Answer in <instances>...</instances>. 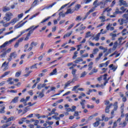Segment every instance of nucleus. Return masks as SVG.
<instances>
[{"instance_id": "nucleus-1", "label": "nucleus", "mask_w": 128, "mask_h": 128, "mask_svg": "<svg viewBox=\"0 0 128 128\" xmlns=\"http://www.w3.org/2000/svg\"><path fill=\"white\" fill-rule=\"evenodd\" d=\"M24 31L22 32H20V34L18 35L16 37L10 40L9 41L6 42L4 44L0 46V48H6V46H8V44H12L13 42H14L16 40H18V38H20V36H22L23 34H24Z\"/></svg>"}, {"instance_id": "nucleus-2", "label": "nucleus", "mask_w": 128, "mask_h": 128, "mask_svg": "<svg viewBox=\"0 0 128 128\" xmlns=\"http://www.w3.org/2000/svg\"><path fill=\"white\" fill-rule=\"evenodd\" d=\"M14 18V14L12 12H7L5 14V16L4 17L3 20L5 22H10Z\"/></svg>"}, {"instance_id": "nucleus-3", "label": "nucleus", "mask_w": 128, "mask_h": 128, "mask_svg": "<svg viewBox=\"0 0 128 128\" xmlns=\"http://www.w3.org/2000/svg\"><path fill=\"white\" fill-rule=\"evenodd\" d=\"M17 56H18V54H16V52H14L10 54L9 58H8L7 60L8 62H11L12 60V58H16Z\"/></svg>"}, {"instance_id": "nucleus-4", "label": "nucleus", "mask_w": 128, "mask_h": 128, "mask_svg": "<svg viewBox=\"0 0 128 128\" xmlns=\"http://www.w3.org/2000/svg\"><path fill=\"white\" fill-rule=\"evenodd\" d=\"M78 26H80V28H79L76 29V32H78V30H86V27L84 26V24H81L80 23L78 24L75 28H78Z\"/></svg>"}, {"instance_id": "nucleus-5", "label": "nucleus", "mask_w": 128, "mask_h": 128, "mask_svg": "<svg viewBox=\"0 0 128 128\" xmlns=\"http://www.w3.org/2000/svg\"><path fill=\"white\" fill-rule=\"evenodd\" d=\"M120 120H122V118H119L116 121L114 122L112 128H116V126H118V124L119 126H120L122 124Z\"/></svg>"}, {"instance_id": "nucleus-6", "label": "nucleus", "mask_w": 128, "mask_h": 128, "mask_svg": "<svg viewBox=\"0 0 128 128\" xmlns=\"http://www.w3.org/2000/svg\"><path fill=\"white\" fill-rule=\"evenodd\" d=\"M38 46V42H32L30 44V47L28 50V52H30V50H32L34 46Z\"/></svg>"}, {"instance_id": "nucleus-7", "label": "nucleus", "mask_w": 128, "mask_h": 128, "mask_svg": "<svg viewBox=\"0 0 128 128\" xmlns=\"http://www.w3.org/2000/svg\"><path fill=\"white\" fill-rule=\"evenodd\" d=\"M1 68H4L3 71L6 72L8 68V62L6 63V62H4L2 64Z\"/></svg>"}, {"instance_id": "nucleus-8", "label": "nucleus", "mask_w": 128, "mask_h": 128, "mask_svg": "<svg viewBox=\"0 0 128 128\" xmlns=\"http://www.w3.org/2000/svg\"><path fill=\"white\" fill-rule=\"evenodd\" d=\"M96 122L93 124V126L94 128H96L97 126H98L100 125V122H102V120H100V118H96Z\"/></svg>"}, {"instance_id": "nucleus-9", "label": "nucleus", "mask_w": 128, "mask_h": 128, "mask_svg": "<svg viewBox=\"0 0 128 128\" xmlns=\"http://www.w3.org/2000/svg\"><path fill=\"white\" fill-rule=\"evenodd\" d=\"M119 2L120 6H124L126 8H128V4L126 3V2L124 1V0H120Z\"/></svg>"}, {"instance_id": "nucleus-10", "label": "nucleus", "mask_w": 128, "mask_h": 128, "mask_svg": "<svg viewBox=\"0 0 128 128\" xmlns=\"http://www.w3.org/2000/svg\"><path fill=\"white\" fill-rule=\"evenodd\" d=\"M56 88L52 86L50 88V90H48V91L46 92V94H50V92H56Z\"/></svg>"}, {"instance_id": "nucleus-11", "label": "nucleus", "mask_w": 128, "mask_h": 128, "mask_svg": "<svg viewBox=\"0 0 128 128\" xmlns=\"http://www.w3.org/2000/svg\"><path fill=\"white\" fill-rule=\"evenodd\" d=\"M74 9L73 8H68L66 12H65V14H72L74 12Z\"/></svg>"}, {"instance_id": "nucleus-12", "label": "nucleus", "mask_w": 128, "mask_h": 128, "mask_svg": "<svg viewBox=\"0 0 128 128\" xmlns=\"http://www.w3.org/2000/svg\"><path fill=\"white\" fill-rule=\"evenodd\" d=\"M18 20H19L17 18H14L10 20V24L14 25L15 24H16V22H18Z\"/></svg>"}, {"instance_id": "nucleus-13", "label": "nucleus", "mask_w": 128, "mask_h": 128, "mask_svg": "<svg viewBox=\"0 0 128 128\" xmlns=\"http://www.w3.org/2000/svg\"><path fill=\"white\" fill-rule=\"evenodd\" d=\"M108 67L110 68H112L111 70H113V72H116V68H118V66H114V64H110Z\"/></svg>"}, {"instance_id": "nucleus-14", "label": "nucleus", "mask_w": 128, "mask_h": 128, "mask_svg": "<svg viewBox=\"0 0 128 128\" xmlns=\"http://www.w3.org/2000/svg\"><path fill=\"white\" fill-rule=\"evenodd\" d=\"M0 108H0V114H4V112H6V111L4 110V109L6 108L4 104L0 106Z\"/></svg>"}, {"instance_id": "nucleus-15", "label": "nucleus", "mask_w": 128, "mask_h": 128, "mask_svg": "<svg viewBox=\"0 0 128 128\" xmlns=\"http://www.w3.org/2000/svg\"><path fill=\"white\" fill-rule=\"evenodd\" d=\"M32 122H34V126H36V128H40V125H38L40 123V121L38 120H32Z\"/></svg>"}, {"instance_id": "nucleus-16", "label": "nucleus", "mask_w": 128, "mask_h": 128, "mask_svg": "<svg viewBox=\"0 0 128 128\" xmlns=\"http://www.w3.org/2000/svg\"><path fill=\"white\" fill-rule=\"evenodd\" d=\"M112 106V104H110L109 106H107L105 109V112L106 114H108L110 112V106Z\"/></svg>"}, {"instance_id": "nucleus-17", "label": "nucleus", "mask_w": 128, "mask_h": 128, "mask_svg": "<svg viewBox=\"0 0 128 128\" xmlns=\"http://www.w3.org/2000/svg\"><path fill=\"white\" fill-rule=\"evenodd\" d=\"M100 32L98 33L96 35V36H95L94 38L92 39V40H96V42H98V40H100Z\"/></svg>"}, {"instance_id": "nucleus-18", "label": "nucleus", "mask_w": 128, "mask_h": 128, "mask_svg": "<svg viewBox=\"0 0 128 128\" xmlns=\"http://www.w3.org/2000/svg\"><path fill=\"white\" fill-rule=\"evenodd\" d=\"M99 18L102 22H104L106 21V16H104V14H102L99 17Z\"/></svg>"}, {"instance_id": "nucleus-19", "label": "nucleus", "mask_w": 128, "mask_h": 128, "mask_svg": "<svg viewBox=\"0 0 128 128\" xmlns=\"http://www.w3.org/2000/svg\"><path fill=\"white\" fill-rule=\"evenodd\" d=\"M58 73V70H56V68H54L52 72H50L49 74V76H56V74Z\"/></svg>"}, {"instance_id": "nucleus-20", "label": "nucleus", "mask_w": 128, "mask_h": 128, "mask_svg": "<svg viewBox=\"0 0 128 128\" xmlns=\"http://www.w3.org/2000/svg\"><path fill=\"white\" fill-rule=\"evenodd\" d=\"M126 20H124V18L118 19V22L120 24V26H122L124 24V22Z\"/></svg>"}, {"instance_id": "nucleus-21", "label": "nucleus", "mask_w": 128, "mask_h": 128, "mask_svg": "<svg viewBox=\"0 0 128 128\" xmlns=\"http://www.w3.org/2000/svg\"><path fill=\"white\" fill-rule=\"evenodd\" d=\"M38 2H40V1H38V0H34L32 2V4L31 5V8H34V6H36L38 4Z\"/></svg>"}, {"instance_id": "nucleus-22", "label": "nucleus", "mask_w": 128, "mask_h": 128, "mask_svg": "<svg viewBox=\"0 0 128 128\" xmlns=\"http://www.w3.org/2000/svg\"><path fill=\"white\" fill-rule=\"evenodd\" d=\"M24 26V23L22 24H18L14 26V28H15V29L20 28Z\"/></svg>"}, {"instance_id": "nucleus-23", "label": "nucleus", "mask_w": 128, "mask_h": 128, "mask_svg": "<svg viewBox=\"0 0 128 128\" xmlns=\"http://www.w3.org/2000/svg\"><path fill=\"white\" fill-rule=\"evenodd\" d=\"M98 0H96L94 4L93 5L94 6V8H98V6H100V3H98Z\"/></svg>"}, {"instance_id": "nucleus-24", "label": "nucleus", "mask_w": 128, "mask_h": 128, "mask_svg": "<svg viewBox=\"0 0 128 128\" xmlns=\"http://www.w3.org/2000/svg\"><path fill=\"white\" fill-rule=\"evenodd\" d=\"M2 10L4 12H10V7L6 6L3 8Z\"/></svg>"}, {"instance_id": "nucleus-25", "label": "nucleus", "mask_w": 128, "mask_h": 128, "mask_svg": "<svg viewBox=\"0 0 128 128\" xmlns=\"http://www.w3.org/2000/svg\"><path fill=\"white\" fill-rule=\"evenodd\" d=\"M106 76H108V74H104V75L102 76V78H103L104 80V82H106L108 84V78H106Z\"/></svg>"}, {"instance_id": "nucleus-26", "label": "nucleus", "mask_w": 128, "mask_h": 128, "mask_svg": "<svg viewBox=\"0 0 128 128\" xmlns=\"http://www.w3.org/2000/svg\"><path fill=\"white\" fill-rule=\"evenodd\" d=\"M36 94H39L38 97L40 98H44V94L42 92H36Z\"/></svg>"}, {"instance_id": "nucleus-27", "label": "nucleus", "mask_w": 128, "mask_h": 128, "mask_svg": "<svg viewBox=\"0 0 128 128\" xmlns=\"http://www.w3.org/2000/svg\"><path fill=\"white\" fill-rule=\"evenodd\" d=\"M10 124H12V122H9L7 124H3L0 128H8V126H10Z\"/></svg>"}, {"instance_id": "nucleus-28", "label": "nucleus", "mask_w": 128, "mask_h": 128, "mask_svg": "<svg viewBox=\"0 0 128 128\" xmlns=\"http://www.w3.org/2000/svg\"><path fill=\"white\" fill-rule=\"evenodd\" d=\"M18 96H16L12 100L11 102H12L13 104H16L18 102Z\"/></svg>"}, {"instance_id": "nucleus-29", "label": "nucleus", "mask_w": 128, "mask_h": 128, "mask_svg": "<svg viewBox=\"0 0 128 128\" xmlns=\"http://www.w3.org/2000/svg\"><path fill=\"white\" fill-rule=\"evenodd\" d=\"M82 58H78L75 61H74V62L75 64H78V62H82Z\"/></svg>"}, {"instance_id": "nucleus-30", "label": "nucleus", "mask_w": 128, "mask_h": 128, "mask_svg": "<svg viewBox=\"0 0 128 128\" xmlns=\"http://www.w3.org/2000/svg\"><path fill=\"white\" fill-rule=\"evenodd\" d=\"M10 72V71H8L5 72L4 74L0 77V78H4V76H8Z\"/></svg>"}, {"instance_id": "nucleus-31", "label": "nucleus", "mask_w": 128, "mask_h": 128, "mask_svg": "<svg viewBox=\"0 0 128 128\" xmlns=\"http://www.w3.org/2000/svg\"><path fill=\"white\" fill-rule=\"evenodd\" d=\"M72 32H70L68 33H67L66 34H64V38H68V36H70L72 35Z\"/></svg>"}, {"instance_id": "nucleus-32", "label": "nucleus", "mask_w": 128, "mask_h": 128, "mask_svg": "<svg viewBox=\"0 0 128 128\" xmlns=\"http://www.w3.org/2000/svg\"><path fill=\"white\" fill-rule=\"evenodd\" d=\"M120 10L122 12V14H124V12H126V8H124V6H122L120 8Z\"/></svg>"}, {"instance_id": "nucleus-33", "label": "nucleus", "mask_w": 128, "mask_h": 128, "mask_svg": "<svg viewBox=\"0 0 128 128\" xmlns=\"http://www.w3.org/2000/svg\"><path fill=\"white\" fill-rule=\"evenodd\" d=\"M122 18H124V20H128V13L125 14L122 16Z\"/></svg>"}, {"instance_id": "nucleus-34", "label": "nucleus", "mask_w": 128, "mask_h": 128, "mask_svg": "<svg viewBox=\"0 0 128 128\" xmlns=\"http://www.w3.org/2000/svg\"><path fill=\"white\" fill-rule=\"evenodd\" d=\"M82 6H80V4H76L75 7L74 8V10H78L80 8V7Z\"/></svg>"}, {"instance_id": "nucleus-35", "label": "nucleus", "mask_w": 128, "mask_h": 128, "mask_svg": "<svg viewBox=\"0 0 128 128\" xmlns=\"http://www.w3.org/2000/svg\"><path fill=\"white\" fill-rule=\"evenodd\" d=\"M7 82H8V84H14V82H12V78H9L7 80Z\"/></svg>"}, {"instance_id": "nucleus-36", "label": "nucleus", "mask_w": 128, "mask_h": 128, "mask_svg": "<svg viewBox=\"0 0 128 128\" xmlns=\"http://www.w3.org/2000/svg\"><path fill=\"white\" fill-rule=\"evenodd\" d=\"M70 84H72L70 80L68 81L65 84L64 88H68V86H70Z\"/></svg>"}, {"instance_id": "nucleus-37", "label": "nucleus", "mask_w": 128, "mask_h": 128, "mask_svg": "<svg viewBox=\"0 0 128 128\" xmlns=\"http://www.w3.org/2000/svg\"><path fill=\"white\" fill-rule=\"evenodd\" d=\"M15 120L14 117V116H11V117L9 118L7 120L6 122H12V120Z\"/></svg>"}, {"instance_id": "nucleus-38", "label": "nucleus", "mask_w": 128, "mask_h": 128, "mask_svg": "<svg viewBox=\"0 0 128 128\" xmlns=\"http://www.w3.org/2000/svg\"><path fill=\"white\" fill-rule=\"evenodd\" d=\"M50 16H48L47 18H45L44 20H42L40 24H44L46 22H48V20H50Z\"/></svg>"}, {"instance_id": "nucleus-39", "label": "nucleus", "mask_w": 128, "mask_h": 128, "mask_svg": "<svg viewBox=\"0 0 128 128\" xmlns=\"http://www.w3.org/2000/svg\"><path fill=\"white\" fill-rule=\"evenodd\" d=\"M76 69H73L72 72V74L74 76V78H76Z\"/></svg>"}, {"instance_id": "nucleus-40", "label": "nucleus", "mask_w": 128, "mask_h": 128, "mask_svg": "<svg viewBox=\"0 0 128 128\" xmlns=\"http://www.w3.org/2000/svg\"><path fill=\"white\" fill-rule=\"evenodd\" d=\"M117 46H118V42H116L112 48V50H116V48Z\"/></svg>"}, {"instance_id": "nucleus-41", "label": "nucleus", "mask_w": 128, "mask_h": 128, "mask_svg": "<svg viewBox=\"0 0 128 128\" xmlns=\"http://www.w3.org/2000/svg\"><path fill=\"white\" fill-rule=\"evenodd\" d=\"M112 24L109 23L106 27L107 30H110V29L112 28Z\"/></svg>"}, {"instance_id": "nucleus-42", "label": "nucleus", "mask_w": 128, "mask_h": 128, "mask_svg": "<svg viewBox=\"0 0 128 128\" xmlns=\"http://www.w3.org/2000/svg\"><path fill=\"white\" fill-rule=\"evenodd\" d=\"M6 52H4L2 54L0 55V57L2 58H6Z\"/></svg>"}, {"instance_id": "nucleus-43", "label": "nucleus", "mask_w": 128, "mask_h": 128, "mask_svg": "<svg viewBox=\"0 0 128 128\" xmlns=\"http://www.w3.org/2000/svg\"><path fill=\"white\" fill-rule=\"evenodd\" d=\"M106 84H108V82H104V84H100V88H104V86H106Z\"/></svg>"}, {"instance_id": "nucleus-44", "label": "nucleus", "mask_w": 128, "mask_h": 128, "mask_svg": "<svg viewBox=\"0 0 128 128\" xmlns=\"http://www.w3.org/2000/svg\"><path fill=\"white\" fill-rule=\"evenodd\" d=\"M29 45H30V44H26L24 46V48H25L24 50V52H28V46H29Z\"/></svg>"}, {"instance_id": "nucleus-45", "label": "nucleus", "mask_w": 128, "mask_h": 128, "mask_svg": "<svg viewBox=\"0 0 128 128\" xmlns=\"http://www.w3.org/2000/svg\"><path fill=\"white\" fill-rule=\"evenodd\" d=\"M98 52V48H96L93 50V54H96Z\"/></svg>"}, {"instance_id": "nucleus-46", "label": "nucleus", "mask_w": 128, "mask_h": 128, "mask_svg": "<svg viewBox=\"0 0 128 128\" xmlns=\"http://www.w3.org/2000/svg\"><path fill=\"white\" fill-rule=\"evenodd\" d=\"M128 124V123H126V121H124L122 123H121L120 126L122 128H124Z\"/></svg>"}, {"instance_id": "nucleus-47", "label": "nucleus", "mask_w": 128, "mask_h": 128, "mask_svg": "<svg viewBox=\"0 0 128 128\" xmlns=\"http://www.w3.org/2000/svg\"><path fill=\"white\" fill-rule=\"evenodd\" d=\"M114 111L116 110H118V102H116L115 104H114Z\"/></svg>"}, {"instance_id": "nucleus-48", "label": "nucleus", "mask_w": 128, "mask_h": 128, "mask_svg": "<svg viewBox=\"0 0 128 128\" xmlns=\"http://www.w3.org/2000/svg\"><path fill=\"white\" fill-rule=\"evenodd\" d=\"M22 74V72H18L16 73L15 76L16 78H18Z\"/></svg>"}, {"instance_id": "nucleus-49", "label": "nucleus", "mask_w": 128, "mask_h": 128, "mask_svg": "<svg viewBox=\"0 0 128 128\" xmlns=\"http://www.w3.org/2000/svg\"><path fill=\"white\" fill-rule=\"evenodd\" d=\"M114 110H112L111 112V116L110 117V118H114Z\"/></svg>"}, {"instance_id": "nucleus-50", "label": "nucleus", "mask_w": 128, "mask_h": 128, "mask_svg": "<svg viewBox=\"0 0 128 128\" xmlns=\"http://www.w3.org/2000/svg\"><path fill=\"white\" fill-rule=\"evenodd\" d=\"M52 118H54V120H60V117L56 116H52Z\"/></svg>"}, {"instance_id": "nucleus-51", "label": "nucleus", "mask_w": 128, "mask_h": 128, "mask_svg": "<svg viewBox=\"0 0 128 128\" xmlns=\"http://www.w3.org/2000/svg\"><path fill=\"white\" fill-rule=\"evenodd\" d=\"M90 36H92V35H90V32H87V33L86 34L85 38H90Z\"/></svg>"}, {"instance_id": "nucleus-52", "label": "nucleus", "mask_w": 128, "mask_h": 128, "mask_svg": "<svg viewBox=\"0 0 128 128\" xmlns=\"http://www.w3.org/2000/svg\"><path fill=\"white\" fill-rule=\"evenodd\" d=\"M71 112H74L76 110V106H73L71 107Z\"/></svg>"}, {"instance_id": "nucleus-53", "label": "nucleus", "mask_w": 128, "mask_h": 128, "mask_svg": "<svg viewBox=\"0 0 128 128\" xmlns=\"http://www.w3.org/2000/svg\"><path fill=\"white\" fill-rule=\"evenodd\" d=\"M38 26H40V25H38V26H34V27H33L32 29H31V32H34V30H36V28H38Z\"/></svg>"}, {"instance_id": "nucleus-54", "label": "nucleus", "mask_w": 128, "mask_h": 128, "mask_svg": "<svg viewBox=\"0 0 128 128\" xmlns=\"http://www.w3.org/2000/svg\"><path fill=\"white\" fill-rule=\"evenodd\" d=\"M115 13L116 14H122V11H120V10L118 9V8H116Z\"/></svg>"}, {"instance_id": "nucleus-55", "label": "nucleus", "mask_w": 128, "mask_h": 128, "mask_svg": "<svg viewBox=\"0 0 128 128\" xmlns=\"http://www.w3.org/2000/svg\"><path fill=\"white\" fill-rule=\"evenodd\" d=\"M31 72H32V70H30L28 72H27L26 74H24V76H26V78H28V76H30V74H31Z\"/></svg>"}, {"instance_id": "nucleus-56", "label": "nucleus", "mask_w": 128, "mask_h": 128, "mask_svg": "<svg viewBox=\"0 0 128 128\" xmlns=\"http://www.w3.org/2000/svg\"><path fill=\"white\" fill-rule=\"evenodd\" d=\"M10 24V22H8V23H6V24H3V26H4V28H8V26H9Z\"/></svg>"}, {"instance_id": "nucleus-57", "label": "nucleus", "mask_w": 128, "mask_h": 128, "mask_svg": "<svg viewBox=\"0 0 128 128\" xmlns=\"http://www.w3.org/2000/svg\"><path fill=\"white\" fill-rule=\"evenodd\" d=\"M86 76V72H84L81 74L80 78H84V76Z\"/></svg>"}, {"instance_id": "nucleus-58", "label": "nucleus", "mask_w": 128, "mask_h": 128, "mask_svg": "<svg viewBox=\"0 0 128 128\" xmlns=\"http://www.w3.org/2000/svg\"><path fill=\"white\" fill-rule=\"evenodd\" d=\"M82 20V18L80 16H78L76 18V20H78V22Z\"/></svg>"}, {"instance_id": "nucleus-59", "label": "nucleus", "mask_w": 128, "mask_h": 128, "mask_svg": "<svg viewBox=\"0 0 128 128\" xmlns=\"http://www.w3.org/2000/svg\"><path fill=\"white\" fill-rule=\"evenodd\" d=\"M70 4V3H68L67 4H66L62 6V7L60 8V10H62L63 8H66V6H68Z\"/></svg>"}, {"instance_id": "nucleus-60", "label": "nucleus", "mask_w": 128, "mask_h": 128, "mask_svg": "<svg viewBox=\"0 0 128 128\" xmlns=\"http://www.w3.org/2000/svg\"><path fill=\"white\" fill-rule=\"evenodd\" d=\"M124 109L122 108L121 110L120 118H124Z\"/></svg>"}, {"instance_id": "nucleus-61", "label": "nucleus", "mask_w": 128, "mask_h": 128, "mask_svg": "<svg viewBox=\"0 0 128 128\" xmlns=\"http://www.w3.org/2000/svg\"><path fill=\"white\" fill-rule=\"evenodd\" d=\"M22 16H24V14L22 13V14H18V18L20 20V18H22Z\"/></svg>"}, {"instance_id": "nucleus-62", "label": "nucleus", "mask_w": 128, "mask_h": 128, "mask_svg": "<svg viewBox=\"0 0 128 128\" xmlns=\"http://www.w3.org/2000/svg\"><path fill=\"white\" fill-rule=\"evenodd\" d=\"M122 40V37H120L118 40V42L119 44H121Z\"/></svg>"}, {"instance_id": "nucleus-63", "label": "nucleus", "mask_w": 128, "mask_h": 128, "mask_svg": "<svg viewBox=\"0 0 128 128\" xmlns=\"http://www.w3.org/2000/svg\"><path fill=\"white\" fill-rule=\"evenodd\" d=\"M87 108H94V105H90V104H87Z\"/></svg>"}, {"instance_id": "nucleus-64", "label": "nucleus", "mask_w": 128, "mask_h": 128, "mask_svg": "<svg viewBox=\"0 0 128 128\" xmlns=\"http://www.w3.org/2000/svg\"><path fill=\"white\" fill-rule=\"evenodd\" d=\"M20 46V43H18V42H16V44L14 46V48H18V46Z\"/></svg>"}]
</instances>
